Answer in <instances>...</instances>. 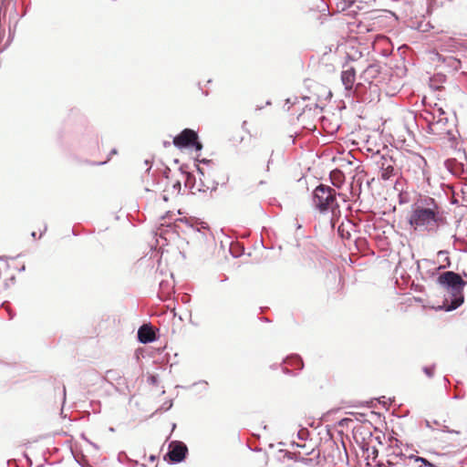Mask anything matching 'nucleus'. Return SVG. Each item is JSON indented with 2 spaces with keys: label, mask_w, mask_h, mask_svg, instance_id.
I'll use <instances>...</instances> for the list:
<instances>
[{
  "label": "nucleus",
  "mask_w": 467,
  "mask_h": 467,
  "mask_svg": "<svg viewBox=\"0 0 467 467\" xmlns=\"http://www.w3.org/2000/svg\"><path fill=\"white\" fill-rule=\"evenodd\" d=\"M106 162H108V160L103 161L102 164H105Z\"/></svg>",
  "instance_id": "393cba45"
},
{
  "label": "nucleus",
  "mask_w": 467,
  "mask_h": 467,
  "mask_svg": "<svg viewBox=\"0 0 467 467\" xmlns=\"http://www.w3.org/2000/svg\"><path fill=\"white\" fill-rule=\"evenodd\" d=\"M163 200H164V201H167V200H168V198H167L165 195H163Z\"/></svg>",
  "instance_id": "b1692460"
},
{
  "label": "nucleus",
  "mask_w": 467,
  "mask_h": 467,
  "mask_svg": "<svg viewBox=\"0 0 467 467\" xmlns=\"http://www.w3.org/2000/svg\"><path fill=\"white\" fill-rule=\"evenodd\" d=\"M293 449L294 454L304 462H312L319 456V451L314 447L312 442L303 441L302 442L293 443Z\"/></svg>",
  "instance_id": "423d86ee"
},
{
  "label": "nucleus",
  "mask_w": 467,
  "mask_h": 467,
  "mask_svg": "<svg viewBox=\"0 0 467 467\" xmlns=\"http://www.w3.org/2000/svg\"><path fill=\"white\" fill-rule=\"evenodd\" d=\"M313 203L320 212H334L338 208L336 191L329 186L320 184L314 191Z\"/></svg>",
  "instance_id": "20e7f679"
},
{
  "label": "nucleus",
  "mask_w": 467,
  "mask_h": 467,
  "mask_svg": "<svg viewBox=\"0 0 467 467\" xmlns=\"http://www.w3.org/2000/svg\"><path fill=\"white\" fill-rule=\"evenodd\" d=\"M428 26H429L430 29H434V26H431L430 23H428Z\"/></svg>",
  "instance_id": "412c9836"
},
{
  "label": "nucleus",
  "mask_w": 467,
  "mask_h": 467,
  "mask_svg": "<svg viewBox=\"0 0 467 467\" xmlns=\"http://www.w3.org/2000/svg\"><path fill=\"white\" fill-rule=\"evenodd\" d=\"M438 115L435 113L426 112L424 117L428 122V131L437 139L451 140L453 136V124L445 117V113L441 109H437Z\"/></svg>",
  "instance_id": "7ed1b4c3"
},
{
  "label": "nucleus",
  "mask_w": 467,
  "mask_h": 467,
  "mask_svg": "<svg viewBox=\"0 0 467 467\" xmlns=\"http://www.w3.org/2000/svg\"><path fill=\"white\" fill-rule=\"evenodd\" d=\"M106 162H108V160L103 161L102 164H105Z\"/></svg>",
  "instance_id": "a878e982"
},
{
  "label": "nucleus",
  "mask_w": 467,
  "mask_h": 467,
  "mask_svg": "<svg viewBox=\"0 0 467 467\" xmlns=\"http://www.w3.org/2000/svg\"><path fill=\"white\" fill-rule=\"evenodd\" d=\"M344 25H347L348 26H356L357 27H359L360 26V22L358 21V20H355L353 21L352 23H349V22H347V23H342L341 24V26L343 27Z\"/></svg>",
  "instance_id": "dca6fc26"
},
{
  "label": "nucleus",
  "mask_w": 467,
  "mask_h": 467,
  "mask_svg": "<svg viewBox=\"0 0 467 467\" xmlns=\"http://www.w3.org/2000/svg\"><path fill=\"white\" fill-rule=\"evenodd\" d=\"M376 467H386V465L382 462H378Z\"/></svg>",
  "instance_id": "a211bd4d"
},
{
  "label": "nucleus",
  "mask_w": 467,
  "mask_h": 467,
  "mask_svg": "<svg viewBox=\"0 0 467 467\" xmlns=\"http://www.w3.org/2000/svg\"><path fill=\"white\" fill-rule=\"evenodd\" d=\"M389 14H390L391 16H395V18L397 19V16L395 15V13L391 12V11H388Z\"/></svg>",
  "instance_id": "aec40b11"
},
{
  "label": "nucleus",
  "mask_w": 467,
  "mask_h": 467,
  "mask_svg": "<svg viewBox=\"0 0 467 467\" xmlns=\"http://www.w3.org/2000/svg\"><path fill=\"white\" fill-rule=\"evenodd\" d=\"M415 462H421L423 465L428 466V467H436L433 463H431V462H429L428 460H426L425 458H422V457L416 456Z\"/></svg>",
  "instance_id": "2eb2a0df"
},
{
  "label": "nucleus",
  "mask_w": 467,
  "mask_h": 467,
  "mask_svg": "<svg viewBox=\"0 0 467 467\" xmlns=\"http://www.w3.org/2000/svg\"><path fill=\"white\" fill-rule=\"evenodd\" d=\"M442 223L443 213L432 198L419 200L409 217V223L415 231H433Z\"/></svg>",
  "instance_id": "f257e3e1"
},
{
  "label": "nucleus",
  "mask_w": 467,
  "mask_h": 467,
  "mask_svg": "<svg viewBox=\"0 0 467 467\" xmlns=\"http://www.w3.org/2000/svg\"><path fill=\"white\" fill-rule=\"evenodd\" d=\"M341 82L347 91H351L356 82V70L354 67H348L341 72Z\"/></svg>",
  "instance_id": "9b49d317"
},
{
  "label": "nucleus",
  "mask_w": 467,
  "mask_h": 467,
  "mask_svg": "<svg viewBox=\"0 0 467 467\" xmlns=\"http://www.w3.org/2000/svg\"><path fill=\"white\" fill-rule=\"evenodd\" d=\"M174 146L178 148L192 147L196 150H201L202 145L198 141L197 133L191 130L185 129L173 139Z\"/></svg>",
  "instance_id": "6e6552de"
},
{
  "label": "nucleus",
  "mask_w": 467,
  "mask_h": 467,
  "mask_svg": "<svg viewBox=\"0 0 467 467\" xmlns=\"http://www.w3.org/2000/svg\"><path fill=\"white\" fill-rule=\"evenodd\" d=\"M427 161L418 153H410L404 157L402 168L414 178H420L424 175Z\"/></svg>",
  "instance_id": "39448f33"
},
{
  "label": "nucleus",
  "mask_w": 467,
  "mask_h": 467,
  "mask_svg": "<svg viewBox=\"0 0 467 467\" xmlns=\"http://www.w3.org/2000/svg\"><path fill=\"white\" fill-rule=\"evenodd\" d=\"M438 282L440 285L446 286L452 296L451 301L445 299L441 308L445 311H451L459 307L464 301L463 287L465 282L462 276L459 274L448 271L439 276Z\"/></svg>",
  "instance_id": "f03ea898"
},
{
  "label": "nucleus",
  "mask_w": 467,
  "mask_h": 467,
  "mask_svg": "<svg viewBox=\"0 0 467 467\" xmlns=\"http://www.w3.org/2000/svg\"><path fill=\"white\" fill-rule=\"evenodd\" d=\"M330 180L334 186L340 188L345 181V175L341 171L334 170L330 172Z\"/></svg>",
  "instance_id": "ddd939ff"
},
{
  "label": "nucleus",
  "mask_w": 467,
  "mask_h": 467,
  "mask_svg": "<svg viewBox=\"0 0 467 467\" xmlns=\"http://www.w3.org/2000/svg\"><path fill=\"white\" fill-rule=\"evenodd\" d=\"M341 231H343V230H342V225H340V226L338 227V232H339V233H341Z\"/></svg>",
  "instance_id": "4be33fe9"
},
{
  "label": "nucleus",
  "mask_w": 467,
  "mask_h": 467,
  "mask_svg": "<svg viewBox=\"0 0 467 467\" xmlns=\"http://www.w3.org/2000/svg\"><path fill=\"white\" fill-rule=\"evenodd\" d=\"M106 162H108V160L103 161L102 164H105Z\"/></svg>",
  "instance_id": "bb28decb"
},
{
  "label": "nucleus",
  "mask_w": 467,
  "mask_h": 467,
  "mask_svg": "<svg viewBox=\"0 0 467 467\" xmlns=\"http://www.w3.org/2000/svg\"><path fill=\"white\" fill-rule=\"evenodd\" d=\"M410 29H411V30L419 29V26H418V27L410 26Z\"/></svg>",
  "instance_id": "5701e85b"
},
{
  "label": "nucleus",
  "mask_w": 467,
  "mask_h": 467,
  "mask_svg": "<svg viewBox=\"0 0 467 467\" xmlns=\"http://www.w3.org/2000/svg\"><path fill=\"white\" fill-rule=\"evenodd\" d=\"M381 66L379 63L369 64L359 75V82L357 83L356 88L366 85H377L379 82L381 75Z\"/></svg>",
  "instance_id": "0eeeda50"
},
{
  "label": "nucleus",
  "mask_w": 467,
  "mask_h": 467,
  "mask_svg": "<svg viewBox=\"0 0 467 467\" xmlns=\"http://www.w3.org/2000/svg\"><path fill=\"white\" fill-rule=\"evenodd\" d=\"M173 187L176 188L177 191L179 192L181 190V183H180V182H177L176 183H174Z\"/></svg>",
  "instance_id": "f3484780"
},
{
  "label": "nucleus",
  "mask_w": 467,
  "mask_h": 467,
  "mask_svg": "<svg viewBox=\"0 0 467 467\" xmlns=\"http://www.w3.org/2000/svg\"><path fill=\"white\" fill-rule=\"evenodd\" d=\"M377 164L379 168L380 178L382 180H389L396 174L395 161L391 157L381 155L379 160L377 161Z\"/></svg>",
  "instance_id": "1a4fd4ad"
},
{
  "label": "nucleus",
  "mask_w": 467,
  "mask_h": 467,
  "mask_svg": "<svg viewBox=\"0 0 467 467\" xmlns=\"http://www.w3.org/2000/svg\"><path fill=\"white\" fill-rule=\"evenodd\" d=\"M138 338L141 343H150L155 340V332L150 325H142L138 330Z\"/></svg>",
  "instance_id": "f8f14e48"
},
{
  "label": "nucleus",
  "mask_w": 467,
  "mask_h": 467,
  "mask_svg": "<svg viewBox=\"0 0 467 467\" xmlns=\"http://www.w3.org/2000/svg\"><path fill=\"white\" fill-rule=\"evenodd\" d=\"M367 452H368V455H367L368 461V460L376 461V459L379 457V450L375 446L368 447Z\"/></svg>",
  "instance_id": "4468645a"
},
{
  "label": "nucleus",
  "mask_w": 467,
  "mask_h": 467,
  "mask_svg": "<svg viewBox=\"0 0 467 467\" xmlns=\"http://www.w3.org/2000/svg\"><path fill=\"white\" fill-rule=\"evenodd\" d=\"M392 464H393V463H392L390 461H388V462H387V465H386V467H390Z\"/></svg>",
  "instance_id": "6ab92c4d"
},
{
  "label": "nucleus",
  "mask_w": 467,
  "mask_h": 467,
  "mask_svg": "<svg viewBox=\"0 0 467 467\" xmlns=\"http://www.w3.org/2000/svg\"><path fill=\"white\" fill-rule=\"evenodd\" d=\"M187 452V446L182 441H175L170 443L166 456L171 462H180L185 458Z\"/></svg>",
  "instance_id": "9d476101"
}]
</instances>
